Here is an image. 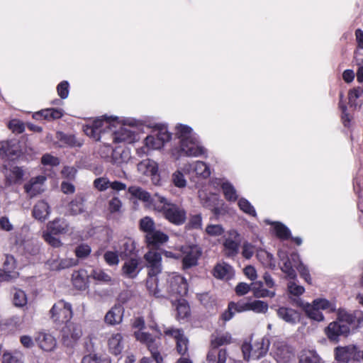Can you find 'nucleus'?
Instances as JSON below:
<instances>
[{
    "instance_id": "nucleus-8",
    "label": "nucleus",
    "mask_w": 363,
    "mask_h": 363,
    "mask_svg": "<svg viewBox=\"0 0 363 363\" xmlns=\"http://www.w3.org/2000/svg\"><path fill=\"white\" fill-rule=\"evenodd\" d=\"M18 277L14 257L9 255H2L0 257V281H9Z\"/></svg>"
},
{
    "instance_id": "nucleus-34",
    "label": "nucleus",
    "mask_w": 363,
    "mask_h": 363,
    "mask_svg": "<svg viewBox=\"0 0 363 363\" xmlns=\"http://www.w3.org/2000/svg\"><path fill=\"white\" fill-rule=\"evenodd\" d=\"M128 192L135 198L145 202H150L152 205V199L155 197V195L151 196L150 193L142 188L138 186H130L128 188Z\"/></svg>"
},
{
    "instance_id": "nucleus-47",
    "label": "nucleus",
    "mask_w": 363,
    "mask_h": 363,
    "mask_svg": "<svg viewBox=\"0 0 363 363\" xmlns=\"http://www.w3.org/2000/svg\"><path fill=\"white\" fill-rule=\"evenodd\" d=\"M140 227L143 231L146 233V234L155 230V223L152 219L149 217H145L140 220Z\"/></svg>"
},
{
    "instance_id": "nucleus-3",
    "label": "nucleus",
    "mask_w": 363,
    "mask_h": 363,
    "mask_svg": "<svg viewBox=\"0 0 363 363\" xmlns=\"http://www.w3.org/2000/svg\"><path fill=\"white\" fill-rule=\"evenodd\" d=\"M176 135L180 139L181 154L188 157H197L204 153V149L200 146L192 135V129L184 125L176 128Z\"/></svg>"
},
{
    "instance_id": "nucleus-36",
    "label": "nucleus",
    "mask_w": 363,
    "mask_h": 363,
    "mask_svg": "<svg viewBox=\"0 0 363 363\" xmlns=\"http://www.w3.org/2000/svg\"><path fill=\"white\" fill-rule=\"evenodd\" d=\"M56 144L59 147L73 146L76 143L75 138L73 135H67L62 132H57L56 133Z\"/></svg>"
},
{
    "instance_id": "nucleus-2",
    "label": "nucleus",
    "mask_w": 363,
    "mask_h": 363,
    "mask_svg": "<svg viewBox=\"0 0 363 363\" xmlns=\"http://www.w3.org/2000/svg\"><path fill=\"white\" fill-rule=\"evenodd\" d=\"M152 201L154 210L169 223L176 225H181L185 223L186 211L182 206L170 202L167 198L158 194H155Z\"/></svg>"
},
{
    "instance_id": "nucleus-15",
    "label": "nucleus",
    "mask_w": 363,
    "mask_h": 363,
    "mask_svg": "<svg viewBox=\"0 0 363 363\" xmlns=\"http://www.w3.org/2000/svg\"><path fill=\"white\" fill-rule=\"evenodd\" d=\"M138 171L142 174L152 177V181L155 184L159 182L158 165L157 162L150 159H146L138 164Z\"/></svg>"
},
{
    "instance_id": "nucleus-43",
    "label": "nucleus",
    "mask_w": 363,
    "mask_h": 363,
    "mask_svg": "<svg viewBox=\"0 0 363 363\" xmlns=\"http://www.w3.org/2000/svg\"><path fill=\"white\" fill-rule=\"evenodd\" d=\"M268 310V304L262 301H254L249 302V311L256 313H266Z\"/></svg>"
},
{
    "instance_id": "nucleus-53",
    "label": "nucleus",
    "mask_w": 363,
    "mask_h": 363,
    "mask_svg": "<svg viewBox=\"0 0 363 363\" xmlns=\"http://www.w3.org/2000/svg\"><path fill=\"white\" fill-rule=\"evenodd\" d=\"M230 310H233L235 312L241 313L249 311V302H245L241 300L237 303L230 302L229 303Z\"/></svg>"
},
{
    "instance_id": "nucleus-13",
    "label": "nucleus",
    "mask_w": 363,
    "mask_h": 363,
    "mask_svg": "<svg viewBox=\"0 0 363 363\" xmlns=\"http://www.w3.org/2000/svg\"><path fill=\"white\" fill-rule=\"evenodd\" d=\"M134 335L137 340L147 346L151 352L152 358L157 363H160L162 361V358L157 350V344L151 334L138 330L135 332Z\"/></svg>"
},
{
    "instance_id": "nucleus-45",
    "label": "nucleus",
    "mask_w": 363,
    "mask_h": 363,
    "mask_svg": "<svg viewBox=\"0 0 363 363\" xmlns=\"http://www.w3.org/2000/svg\"><path fill=\"white\" fill-rule=\"evenodd\" d=\"M274 230L276 235L284 240H286L290 238V230L288 228L280 223H274Z\"/></svg>"
},
{
    "instance_id": "nucleus-44",
    "label": "nucleus",
    "mask_w": 363,
    "mask_h": 363,
    "mask_svg": "<svg viewBox=\"0 0 363 363\" xmlns=\"http://www.w3.org/2000/svg\"><path fill=\"white\" fill-rule=\"evenodd\" d=\"M72 283L74 287L79 290L85 289L86 281L79 272H75L72 274Z\"/></svg>"
},
{
    "instance_id": "nucleus-10",
    "label": "nucleus",
    "mask_w": 363,
    "mask_h": 363,
    "mask_svg": "<svg viewBox=\"0 0 363 363\" xmlns=\"http://www.w3.org/2000/svg\"><path fill=\"white\" fill-rule=\"evenodd\" d=\"M148 277H156L162 272V255L157 249H150L145 255Z\"/></svg>"
},
{
    "instance_id": "nucleus-42",
    "label": "nucleus",
    "mask_w": 363,
    "mask_h": 363,
    "mask_svg": "<svg viewBox=\"0 0 363 363\" xmlns=\"http://www.w3.org/2000/svg\"><path fill=\"white\" fill-rule=\"evenodd\" d=\"M91 252V249L89 245L86 244H80L75 250L74 253L77 259H86L89 257Z\"/></svg>"
},
{
    "instance_id": "nucleus-1",
    "label": "nucleus",
    "mask_w": 363,
    "mask_h": 363,
    "mask_svg": "<svg viewBox=\"0 0 363 363\" xmlns=\"http://www.w3.org/2000/svg\"><path fill=\"white\" fill-rule=\"evenodd\" d=\"M363 323V313L361 311L348 313L339 311L335 321L330 323L325 328V334L331 341L337 342L340 336H347L350 329H354Z\"/></svg>"
},
{
    "instance_id": "nucleus-27",
    "label": "nucleus",
    "mask_w": 363,
    "mask_h": 363,
    "mask_svg": "<svg viewBox=\"0 0 363 363\" xmlns=\"http://www.w3.org/2000/svg\"><path fill=\"white\" fill-rule=\"evenodd\" d=\"M79 260L77 258H64L50 261V267L52 270H62L77 266Z\"/></svg>"
},
{
    "instance_id": "nucleus-24",
    "label": "nucleus",
    "mask_w": 363,
    "mask_h": 363,
    "mask_svg": "<svg viewBox=\"0 0 363 363\" xmlns=\"http://www.w3.org/2000/svg\"><path fill=\"white\" fill-rule=\"evenodd\" d=\"M115 249L122 259L128 257L133 254L135 246V242L130 238H124L121 240L118 247Z\"/></svg>"
},
{
    "instance_id": "nucleus-4",
    "label": "nucleus",
    "mask_w": 363,
    "mask_h": 363,
    "mask_svg": "<svg viewBox=\"0 0 363 363\" xmlns=\"http://www.w3.org/2000/svg\"><path fill=\"white\" fill-rule=\"evenodd\" d=\"M162 291L165 295L164 297L178 300L187 294L186 281L183 277L176 273L168 274L165 282L162 283Z\"/></svg>"
},
{
    "instance_id": "nucleus-46",
    "label": "nucleus",
    "mask_w": 363,
    "mask_h": 363,
    "mask_svg": "<svg viewBox=\"0 0 363 363\" xmlns=\"http://www.w3.org/2000/svg\"><path fill=\"white\" fill-rule=\"evenodd\" d=\"M172 183L179 188H184L186 185V180L182 172L177 170L172 175Z\"/></svg>"
},
{
    "instance_id": "nucleus-52",
    "label": "nucleus",
    "mask_w": 363,
    "mask_h": 363,
    "mask_svg": "<svg viewBox=\"0 0 363 363\" xmlns=\"http://www.w3.org/2000/svg\"><path fill=\"white\" fill-rule=\"evenodd\" d=\"M15 155V151L7 141L0 143V156L11 157Z\"/></svg>"
},
{
    "instance_id": "nucleus-35",
    "label": "nucleus",
    "mask_w": 363,
    "mask_h": 363,
    "mask_svg": "<svg viewBox=\"0 0 363 363\" xmlns=\"http://www.w3.org/2000/svg\"><path fill=\"white\" fill-rule=\"evenodd\" d=\"M149 277L150 278L147 279L146 286L150 294L157 298L164 297L165 295L163 294L162 291V283L157 284L156 283V279H153L150 277Z\"/></svg>"
},
{
    "instance_id": "nucleus-16",
    "label": "nucleus",
    "mask_w": 363,
    "mask_h": 363,
    "mask_svg": "<svg viewBox=\"0 0 363 363\" xmlns=\"http://www.w3.org/2000/svg\"><path fill=\"white\" fill-rule=\"evenodd\" d=\"M171 138V134L166 128H162L157 134V138L154 135H149L145 138L146 145L152 149L160 148L164 143L167 142Z\"/></svg>"
},
{
    "instance_id": "nucleus-18",
    "label": "nucleus",
    "mask_w": 363,
    "mask_h": 363,
    "mask_svg": "<svg viewBox=\"0 0 363 363\" xmlns=\"http://www.w3.org/2000/svg\"><path fill=\"white\" fill-rule=\"evenodd\" d=\"M38 347L45 352H52L57 347V340L50 333L40 332L35 338Z\"/></svg>"
},
{
    "instance_id": "nucleus-20",
    "label": "nucleus",
    "mask_w": 363,
    "mask_h": 363,
    "mask_svg": "<svg viewBox=\"0 0 363 363\" xmlns=\"http://www.w3.org/2000/svg\"><path fill=\"white\" fill-rule=\"evenodd\" d=\"M230 237L225 240L223 243L225 255L228 257L235 255L238 252L240 244L239 234L235 230H230Z\"/></svg>"
},
{
    "instance_id": "nucleus-9",
    "label": "nucleus",
    "mask_w": 363,
    "mask_h": 363,
    "mask_svg": "<svg viewBox=\"0 0 363 363\" xmlns=\"http://www.w3.org/2000/svg\"><path fill=\"white\" fill-rule=\"evenodd\" d=\"M1 172L4 177V185L1 186L4 189L21 184L24 175L22 168L13 164H4Z\"/></svg>"
},
{
    "instance_id": "nucleus-28",
    "label": "nucleus",
    "mask_w": 363,
    "mask_h": 363,
    "mask_svg": "<svg viewBox=\"0 0 363 363\" xmlns=\"http://www.w3.org/2000/svg\"><path fill=\"white\" fill-rule=\"evenodd\" d=\"M85 199L82 195H77L68 204V211L72 216H77L85 211Z\"/></svg>"
},
{
    "instance_id": "nucleus-54",
    "label": "nucleus",
    "mask_w": 363,
    "mask_h": 363,
    "mask_svg": "<svg viewBox=\"0 0 363 363\" xmlns=\"http://www.w3.org/2000/svg\"><path fill=\"white\" fill-rule=\"evenodd\" d=\"M363 94V89L357 87L350 91L348 94L349 104L350 106H356V99L362 96Z\"/></svg>"
},
{
    "instance_id": "nucleus-33",
    "label": "nucleus",
    "mask_w": 363,
    "mask_h": 363,
    "mask_svg": "<svg viewBox=\"0 0 363 363\" xmlns=\"http://www.w3.org/2000/svg\"><path fill=\"white\" fill-rule=\"evenodd\" d=\"M50 233L57 234H65L69 230V225L66 220L63 219H55L49 223L48 226Z\"/></svg>"
},
{
    "instance_id": "nucleus-37",
    "label": "nucleus",
    "mask_w": 363,
    "mask_h": 363,
    "mask_svg": "<svg viewBox=\"0 0 363 363\" xmlns=\"http://www.w3.org/2000/svg\"><path fill=\"white\" fill-rule=\"evenodd\" d=\"M300 363H321L319 355L313 350L305 351L301 356Z\"/></svg>"
},
{
    "instance_id": "nucleus-62",
    "label": "nucleus",
    "mask_w": 363,
    "mask_h": 363,
    "mask_svg": "<svg viewBox=\"0 0 363 363\" xmlns=\"http://www.w3.org/2000/svg\"><path fill=\"white\" fill-rule=\"evenodd\" d=\"M206 232L211 236H218L222 235L224 230L220 225H208L206 228Z\"/></svg>"
},
{
    "instance_id": "nucleus-32",
    "label": "nucleus",
    "mask_w": 363,
    "mask_h": 363,
    "mask_svg": "<svg viewBox=\"0 0 363 363\" xmlns=\"http://www.w3.org/2000/svg\"><path fill=\"white\" fill-rule=\"evenodd\" d=\"M49 213V206L44 201H38L33 207V215L36 219L45 220Z\"/></svg>"
},
{
    "instance_id": "nucleus-41",
    "label": "nucleus",
    "mask_w": 363,
    "mask_h": 363,
    "mask_svg": "<svg viewBox=\"0 0 363 363\" xmlns=\"http://www.w3.org/2000/svg\"><path fill=\"white\" fill-rule=\"evenodd\" d=\"M3 363H23V354L19 352H6L3 354Z\"/></svg>"
},
{
    "instance_id": "nucleus-21",
    "label": "nucleus",
    "mask_w": 363,
    "mask_h": 363,
    "mask_svg": "<svg viewBox=\"0 0 363 363\" xmlns=\"http://www.w3.org/2000/svg\"><path fill=\"white\" fill-rule=\"evenodd\" d=\"M140 260L136 258H130L125 262L121 271L123 276L129 279L135 278L140 272Z\"/></svg>"
},
{
    "instance_id": "nucleus-55",
    "label": "nucleus",
    "mask_w": 363,
    "mask_h": 363,
    "mask_svg": "<svg viewBox=\"0 0 363 363\" xmlns=\"http://www.w3.org/2000/svg\"><path fill=\"white\" fill-rule=\"evenodd\" d=\"M177 342V350L180 354H184L188 350V339L182 335L176 340Z\"/></svg>"
},
{
    "instance_id": "nucleus-11",
    "label": "nucleus",
    "mask_w": 363,
    "mask_h": 363,
    "mask_svg": "<svg viewBox=\"0 0 363 363\" xmlns=\"http://www.w3.org/2000/svg\"><path fill=\"white\" fill-rule=\"evenodd\" d=\"M50 313L52 320L57 323H67L72 316L71 304L62 300L55 303Z\"/></svg>"
},
{
    "instance_id": "nucleus-59",
    "label": "nucleus",
    "mask_w": 363,
    "mask_h": 363,
    "mask_svg": "<svg viewBox=\"0 0 363 363\" xmlns=\"http://www.w3.org/2000/svg\"><path fill=\"white\" fill-rule=\"evenodd\" d=\"M252 291H253V294L256 298H272L275 296V293L274 291L265 289H259L257 286L252 288Z\"/></svg>"
},
{
    "instance_id": "nucleus-26",
    "label": "nucleus",
    "mask_w": 363,
    "mask_h": 363,
    "mask_svg": "<svg viewBox=\"0 0 363 363\" xmlns=\"http://www.w3.org/2000/svg\"><path fill=\"white\" fill-rule=\"evenodd\" d=\"M233 269L227 263H218L213 268V276L219 279H230L233 276Z\"/></svg>"
},
{
    "instance_id": "nucleus-38",
    "label": "nucleus",
    "mask_w": 363,
    "mask_h": 363,
    "mask_svg": "<svg viewBox=\"0 0 363 363\" xmlns=\"http://www.w3.org/2000/svg\"><path fill=\"white\" fill-rule=\"evenodd\" d=\"M281 266V270L287 276L289 279L294 280L296 277V273L294 269V266L292 264L289 257L283 261Z\"/></svg>"
},
{
    "instance_id": "nucleus-40",
    "label": "nucleus",
    "mask_w": 363,
    "mask_h": 363,
    "mask_svg": "<svg viewBox=\"0 0 363 363\" xmlns=\"http://www.w3.org/2000/svg\"><path fill=\"white\" fill-rule=\"evenodd\" d=\"M222 189L225 197L227 200L235 201L238 199V195L235 188L228 182H225L222 184Z\"/></svg>"
},
{
    "instance_id": "nucleus-6",
    "label": "nucleus",
    "mask_w": 363,
    "mask_h": 363,
    "mask_svg": "<svg viewBox=\"0 0 363 363\" xmlns=\"http://www.w3.org/2000/svg\"><path fill=\"white\" fill-rule=\"evenodd\" d=\"M299 306L303 308L308 318L316 321H322L324 319L320 309H329L330 311L335 310V306L324 298L315 299L312 304L300 301Z\"/></svg>"
},
{
    "instance_id": "nucleus-58",
    "label": "nucleus",
    "mask_w": 363,
    "mask_h": 363,
    "mask_svg": "<svg viewBox=\"0 0 363 363\" xmlns=\"http://www.w3.org/2000/svg\"><path fill=\"white\" fill-rule=\"evenodd\" d=\"M94 129L96 130L97 133L100 135L102 132V128L104 127L105 128L109 127V118H99L94 121L91 123Z\"/></svg>"
},
{
    "instance_id": "nucleus-49",
    "label": "nucleus",
    "mask_w": 363,
    "mask_h": 363,
    "mask_svg": "<svg viewBox=\"0 0 363 363\" xmlns=\"http://www.w3.org/2000/svg\"><path fill=\"white\" fill-rule=\"evenodd\" d=\"M238 206L243 212L252 216H256V212L254 207L247 199H240L238 201Z\"/></svg>"
},
{
    "instance_id": "nucleus-29",
    "label": "nucleus",
    "mask_w": 363,
    "mask_h": 363,
    "mask_svg": "<svg viewBox=\"0 0 363 363\" xmlns=\"http://www.w3.org/2000/svg\"><path fill=\"white\" fill-rule=\"evenodd\" d=\"M227 352L224 349L218 350L216 347H212L208 351L206 357V360L209 363H225L227 359Z\"/></svg>"
},
{
    "instance_id": "nucleus-17",
    "label": "nucleus",
    "mask_w": 363,
    "mask_h": 363,
    "mask_svg": "<svg viewBox=\"0 0 363 363\" xmlns=\"http://www.w3.org/2000/svg\"><path fill=\"white\" fill-rule=\"evenodd\" d=\"M169 236L160 230H155L145 235V241L150 249H157L166 243Z\"/></svg>"
},
{
    "instance_id": "nucleus-61",
    "label": "nucleus",
    "mask_w": 363,
    "mask_h": 363,
    "mask_svg": "<svg viewBox=\"0 0 363 363\" xmlns=\"http://www.w3.org/2000/svg\"><path fill=\"white\" fill-rule=\"evenodd\" d=\"M110 181L106 177L97 178L94 182V186L99 191H103L109 187Z\"/></svg>"
},
{
    "instance_id": "nucleus-30",
    "label": "nucleus",
    "mask_w": 363,
    "mask_h": 363,
    "mask_svg": "<svg viewBox=\"0 0 363 363\" xmlns=\"http://www.w3.org/2000/svg\"><path fill=\"white\" fill-rule=\"evenodd\" d=\"M191 169L203 178H207L211 174L208 167L203 162L196 161L194 164H186L184 167L185 172H189Z\"/></svg>"
},
{
    "instance_id": "nucleus-48",
    "label": "nucleus",
    "mask_w": 363,
    "mask_h": 363,
    "mask_svg": "<svg viewBox=\"0 0 363 363\" xmlns=\"http://www.w3.org/2000/svg\"><path fill=\"white\" fill-rule=\"evenodd\" d=\"M288 291L291 295L298 296L305 291L303 286L298 285L294 281H290L287 284Z\"/></svg>"
},
{
    "instance_id": "nucleus-56",
    "label": "nucleus",
    "mask_w": 363,
    "mask_h": 363,
    "mask_svg": "<svg viewBox=\"0 0 363 363\" xmlns=\"http://www.w3.org/2000/svg\"><path fill=\"white\" fill-rule=\"evenodd\" d=\"M131 139V132L126 128H121L119 132L116 133V135L113 138L114 141L116 143L130 140Z\"/></svg>"
},
{
    "instance_id": "nucleus-51",
    "label": "nucleus",
    "mask_w": 363,
    "mask_h": 363,
    "mask_svg": "<svg viewBox=\"0 0 363 363\" xmlns=\"http://www.w3.org/2000/svg\"><path fill=\"white\" fill-rule=\"evenodd\" d=\"M91 276L94 279L100 281L108 283L111 281V276L100 269H94L91 272Z\"/></svg>"
},
{
    "instance_id": "nucleus-19",
    "label": "nucleus",
    "mask_w": 363,
    "mask_h": 363,
    "mask_svg": "<svg viewBox=\"0 0 363 363\" xmlns=\"http://www.w3.org/2000/svg\"><path fill=\"white\" fill-rule=\"evenodd\" d=\"M125 309L121 303H116L106 314L104 321L110 325L120 324L123 320Z\"/></svg>"
},
{
    "instance_id": "nucleus-64",
    "label": "nucleus",
    "mask_w": 363,
    "mask_h": 363,
    "mask_svg": "<svg viewBox=\"0 0 363 363\" xmlns=\"http://www.w3.org/2000/svg\"><path fill=\"white\" fill-rule=\"evenodd\" d=\"M53 233H47L44 234L43 237L45 240L51 246L54 247H60L62 243V242L57 238L52 235Z\"/></svg>"
},
{
    "instance_id": "nucleus-7",
    "label": "nucleus",
    "mask_w": 363,
    "mask_h": 363,
    "mask_svg": "<svg viewBox=\"0 0 363 363\" xmlns=\"http://www.w3.org/2000/svg\"><path fill=\"white\" fill-rule=\"evenodd\" d=\"M82 335L79 324L67 322L62 329V342L67 347H72Z\"/></svg>"
},
{
    "instance_id": "nucleus-5",
    "label": "nucleus",
    "mask_w": 363,
    "mask_h": 363,
    "mask_svg": "<svg viewBox=\"0 0 363 363\" xmlns=\"http://www.w3.org/2000/svg\"><path fill=\"white\" fill-rule=\"evenodd\" d=\"M269 346V341L267 338H252L250 343H244L242 346L244 359L247 361L250 358L259 359L267 354Z\"/></svg>"
},
{
    "instance_id": "nucleus-25",
    "label": "nucleus",
    "mask_w": 363,
    "mask_h": 363,
    "mask_svg": "<svg viewBox=\"0 0 363 363\" xmlns=\"http://www.w3.org/2000/svg\"><path fill=\"white\" fill-rule=\"evenodd\" d=\"M279 318L290 324H295L299 320L298 313L291 308L280 307L277 311Z\"/></svg>"
},
{
    "instance_id": "nucleus-31",
    "label": "nucleus",
    "mask_w": 363,
    "mask_h": 363,
    "mask_svg": "<svg viewBox=\"0 0 363 363\" xmlns=\"http://www.w3.org/2000/svg\"><path fill=\"white\" fill-rule=\"evenodd\" d=\"M111 151V157L110 162L116 165H121V164L126 162L130 157L129 151L127 150H121L108 148Z\"/></svg>"
},
{
    "instance_id": "nucleus-60",
    "label": "nucleus",
    "mask_w": 363,
    "mask_h": 363,
    "mask_svg": "<svg viewBox=\"0 0 363 363\" xmlns=\"http://www.w3.org/2000/svg\"><path fill=\"white\" fill-rule=\"evenodd\" d=\"M163 332L165 335L172 337L175 340L178 339L179 337H182L184 335V332L182 330L177 329L172 327H164Z\"/></svg>"
},
{
    "instance_id": "nucleus-63",
    "label": "nucleus",
    "mask_w": 363,
    "mask_h": 363,
    "mask_svg": "<svg viewBox=\"0 0 363 363\" xmlns=\"http://www.w3.org/2000/svg\"><path fill=\"white\" fill-rule=\"evenodd\" d=\"M41 162L44 165L57 166L60 164V160L56 157L50 154H45L42 157Z\"/></svg>"
},
{
    "instance_id": "nucleus-14",
    "label": "nucleus",
    "mask_w": 363,
    "mask_h": 363,
    "mask_svg": "<svg viewBox=\"0 0 363 363\" xmlns=\"http://www.w3.org/2000/svg\"><path fill=\"white\" fill-rule=\"evenodd\" d=\"M181 250L184 255V268H190L197 264L198 259L201 254V251L198 246H184L182 247Z\"/></svg>"
},
{
    "instance_id": "nucleus-50",
    "label": "nucleus",
    "mask_w": 363,
    "mask_h": 363,
    "mask_svg": "<svg viewBox=\"0 0 363 363\" xmlns=\"http://www.w3.org/2000/svg\"><path fill=\"white\" fill-rule=\"evenodd\" d=\"M117 250L116 252L107 251L104 255V258L108 265H117L119 263V257Z\"/></svg>"
},
{
    "instance_id": "nucleus-22",
    "label": "nucleus",
    "mask_w": 363,
    "mask_h": 363,
    "mask_svg": "<svg viewBox=\"0 0 363 363\" xmlns=\"http://www.w3.org/2000/svg\"><path fill=\"white\" fill-rule=\"evenodd\" d=\"M45 181V177L43 176L32 178L28 183L24 185L26 192L30 197L36 196L43 191L41 186Z\"/></svg>"
},
{
    "instance_id": "nucleus-57",
    "label": "nucleus",
    "mask_w": 363,
    "mask_h": 363,
    "mask_svg": "<svg viewBox=\"0 0 363 363\" xmlns=\"http://www.w3.org/2000/svg\"><path fill=\"white\" fill-rule=\"evenodd\" d=\"M230 342V337L228 335L216 337L211 341V347L218 349L219 346L229 344Z\"/></svg>"
},
{
    "instance_id": "nucleus-39",
    "label": "nucleus",
    "mask_w": 363,
    "mask_h": 363,
    "mask_svg": "<svg viewBox=\"0 0 363 363\" xmlns=\"http://www.w3.org/2000/svg\"><path fill=\"white\" fill-rule=\"evenodd\" d=\"M13 303L17 307L24 306L27 303L25 292L20 289H15L13 292Z\"/></svg>"
},
{
    "instance_id": "nucleus-23",
    "label": "nucleus",
    "mask_w": 363,
    "mask_h": 363,
    "mask_svg": "<svg viewBox=\"0 0 363 363\" xmlns=\"http://www.w3.org/2000/svg\"><path fill=\"white\" fill-rule=\"evenodd\" d=\"M108 346L111 353L120 354L124 348L123 335L118 333L112 334L108 340Z\"/></svg>"
},
{
    "instance_id": "nucleus-12",
    "label": "nucleus",
    "mask_w": 363,
    "mask_h": 363,
    "mask_svg": "<svg viewBox=\"0 0 363 363\" xmlns=\"http://www.w3.org/2000/svg\"><path fill=\"white\" fill-rule=\"evenodd\" d=\"M335 359L338 363H349L350 361H359L360 352L353 345L337 347L335 349Z\"/></svg>"
}]
</instances>
